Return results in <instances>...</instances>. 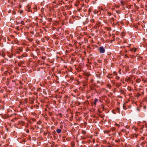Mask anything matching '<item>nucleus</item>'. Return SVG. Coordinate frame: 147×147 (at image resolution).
<instances>
[{
  "label": "nucleus",
  "mask_w": 147,
  "mask_h": 147,
  "mask_svg": "<svg viewBox=\"0 0 147 147\" xmlns=\"http://www.w3.org/2000/svg\"><path fill=\"white\" fill-rule=\"evenodd\" d=\"M99 50L101 53H103L105 51V49L102 46H101L99 47Z\"/></svg>",
  "instance_id": "obj_1"
},
{
  "label": "nucleus",
  "mask_w": 147,
  "mask_h": 147,
  "mask_svg": "<svg viewBox=\"0 0 147 147\" xmlns=\"http://www.w3.org/2000/svg\"><path fill=\"white\" fill-rule=\"evenodd\" d=\"M61 129L58 128L56 130V132L58 134L60 133L61 132Z\"/></svg>",
  "instance_id": "obj_2"
},
{
  "label": "nucleus",
  "mask_w": 147,
  "mask_h": 147,
  "mask_svg": "<svg viewBox=\"0 0 147 147\" xmlns=\"http://www.w3.org/2000/svg\"><path fill=\"white\" fill-rule=\"evenodd\" d=\"M76 60L75 58H71V61H70V63L72 64Z\"/></svg>",
  "instance_id": "obj_3"
},
{
  "label": "nucleus",
  "mask_w": 147,
  "mask_h": 147,
  "mask_svg": "<svg viewBox=\"0 0 147 147\" xmlns=\"http://www.w3.org/2000/svg\"><path fill=\"white\" fill-rule=\"evenodd\" d=\"M120 3H121V5L122 6L124 5L125 4V1L123 0H121V1Z\"/></svg>",
  "instance_id": "obj_4"
},
{
  "label": "nucleus",
  "mask_w": 147,
  "mask_h": 147,
  "mask_svg": "<svg viewBox=\"0 0 147 147\" xmlns=\"http://www.w3.org/2000/svg\"><path fill=\"white\" fill-rule=\"evenodd\" d=\"M81 133H82V134H83V135H84L85 134H86V131L85 130H82V131H81Z\"/></svg>",
  "instance_id": "obj_5"
},
{
  "label": "nucleus",
  "mask_w": 147,
  "mask_h": 147,
  "mask_svg": "<svg viewBox=\"0 0 147 147\" xmlns=\"http://www.w3.org/2000/svg\"><path fill=\"white\" fill-rule=\"evenodd\" d=\"M98 101V99H96L95 100V101L94 102V105L95 106L96 105V102Z\"/></svg>",
  "instance_id": "obj_6"
},
{
  "label": "nucleus",
  "mask_w": 147,
  "mask_h": 147,
  "mask_svg": "<svg viewBox=\"0 0 147 147\" xmlns=\"http://www.w3.org/2000/svg\"><path fill=\"white\" fill-rule=\"evenodd\" d=\"M141 95V94L139 93H138L136 95H135L136 97H139Z\"/></svg>",
  "instance_id": "obj_7"
},
{
  "label": "nucleus",
  "mask_w": 147,
  "mask_h": 147,
  "mask_svg": "<svg viewBox=\"0 0 147 147\" xmlns=\"http://www.w3.org/2000/svg\"><path fill=\"white\" fill-rule=\"evenodd\" d=\"M107 87L109 89H111V86L110 84H108L107 85Z\"/></svg>",
  "instance_id": "obj_8"
},
{
  "label": "nucleus",
  "mask_w": 147,
  "mask_h": 147,
  "mask_svg": "<svg viewBox=\"0 0 147 147\" xmlns=\"http://www.w3.org/2000/svg\"><path fill=\"white\" fill-rule=\"evenodd\" d=\"M136 50V49L135 48H133L131 49L130 51H134V52H135Z\"/></svg>",
  "instance_id": "obj_9"
},
{
  "label": "nucleus",
  "mask_w": 147,
  "mask_h": 147,
  "mask_svg": "<svg viewBox=\"0 0 147 147\" xmlns=\"http://www.w3.org/2000/svg\"><path fill=\"white\" fill-rule=\"evenodd\" d=\"M71 145L72 147H74L75 146V143L74 142H71Z\"/></svg>",
  "instance_id": "obj_10"
},
{
  "label": "nucleus",
  "mask_w": 147,
  "mask_h": 147,
  "mask_svg": "<svg viewBox=\"0 0 147 147\" xmlns=\"http://www.w3.org/2000/svg\"><path fill=\"white\" fill-rule=\"evenodd\" d=\"M90 22L91 23H94V20L93 19H91L90 20Z\"/></svg>",
  "instance_id": "obj_11"
},
{
  "label": "nucleus",
  "mask_w": 147,
  "mask_h": 147,
  "mask_svg": "<svg viewBox=\"0 0 147 147\" xmlns=\"http://www.w3.org/2000/svg\"><path fill=\"white\" fill-rule=\"evenodd\" d=\"M96 76L99 78H100V75L99 74H96Z\"/></svg>",
  "instance_id": "obj_12"
},
{
  "label": "nucleus",
  "mask_w": 147,
  "mask_h": 147,
  "mask_svg": "<svg viewBox=\"0 0 147 147\" xmlns=\"http://www.w3.org/2000/svg\"><path fill=\"white\" fill-rule=\"evenodd\" d=\"M103 71L104 74H105L106 73V71L105 69H104L103 70Z\"/></svg>",
  "instance_id": "obj_13"
},
{
  "label": "nucleus",
  "mask_w": 147,
  "mask_h": 147,
  "mask_svg": "<svg viewBox=\"0 0 147 147\" xmlns=\"http://www.w3.org/2000/svg\"><path fill=\"white\" fill-rule=\"evenodd\" d=\"M119 92L123 94L124 92V90L122 89H121L120 90Z\"/></svg>",
  "instance_id": "obj_14"
},
{
  "label": "nucleus",
  "mask_w": 147,
  "mask_h": 147,
  "mask_svg": "<svg viewBox=\"0 0 147 147\" xmlns=\"http://www.w3.org/2000/svg\"><path fill=\"white\" fill-rule=\"evenodd\" d=\"M119 77L118 76H116L115 77V79H116L117 80H118L119 79Z\"/></svg>",
  "instance_id": "obj_15"
},
{
  "label": "nucleus",
  "mask_w": 147,
  "mask_h": 147,
  "mask_svg": "<svg viewBox=\"0 0 147 147\" xmlns=\"http://www.w3.org/2000/svg\"><path fill=\"white\" fill-rule=\"evenodd\" d=\"M104 131V133H109L110 132V131L109 130H108V131Z\"/></svg>",
  "instance_id": "obj_16"
},
{
  "label": "nucleus",
  "mask_w": 147,
  "mask_h": 147,
  "mask_svg": "<svg viewBox=\"0 0 147 147\" xmlns=\"http://www.w3.org/2000/svg\"><path fill=\"white\" fill-rule=\"evenodd\" d=\"M88 21V19H86V22H84L83 24L84 25H85L86 24Z\"/></svg>",
  "instance_id": "obj_17"
},
{
  "label": "nucleus",
  "mask_w": 147,
  "mask_h": 147,
  "mask_svg": "<svg viewBox=\"0 0 147 147\" xmlns=\"http://www.w3.org/2000/svg\"><path fill=\"white\" fill-rule=\"evenodd\" d=\"M107 15L109 16H111V13L110 12H108L107 13Z\"/></svg>",
  "instance_id": "obj_18"
},
{
  "label": "nucleus",
  "mask_w": 147,
  "mask_h": 147,
  "mask_svg": "<svg viewBox=\"0 0 147 147\" xmlns=\"http://www.w3.org/2000/svg\"><path fill=\"white\" fill-rule=\"evenodd\" d=\"M21 24L23 25H24L25 23L23 21H22L21 22Z\"/></svg>",
  "instance_id": "obj_19"
},
{
  "label": "nucleus",
  "mask_w": 147,
  "mask_h": 147,
  "mask_svg": "<svg viewBox=\"0 0 147 147\" xmlns=\"http://www.w3.org/2000/svg\"><path fill=\"white\" fill-rule=\"evenodd\" d=\"M41 123H42L41 122V121H38L37 123V124H39V125H40Z\"/></svg>",
  "instance_id": "obj_20"
},
{
  "label": "nucleus",
  "mask_w": 147,
  "mask_h": 147,
  "mask_svg": "<svg viewBox=\"0 0 147 147\" xmlns=\"http://www.w3.org/2000/svg\"><path fill=\"white\" fill-rule=\"evenodd\" d=\"M113 73L115 75H117V73L115 71H114Z\"/></svg>",
  "instance_id": "obj_21"
},
{
  "label": "nucleus",
  "mask_w": 147,
  "mask_h": 147,
  "mask_svg": "<svg viewBox=\"0 0 147 147\" xmlns=\"http://www.w3.org/2000/svg\"><path fill=\"white\" fill-rule=\"evenodd\" d=\"M42 58L43 59H46V57H42Z\"/></svg>",
  "instance_id": "obj_22"
},
{
  "label": "nucleus",
  "mask_w": 147,
  "mask_h": 147,
  "mask_svg": "<svg viewBox=\"0 0 147 147\" xmlns=\"http://www.w3.org/2000/svg\"><path fill=\"white\" fill-rule=\"evenodd\" d=\"M98 62L99 63H101L102 62V61L100 60H98Z\"/></svg>",
  "instance_id": "obj_23"
},
{
  "label": "nucleus",
  "mask_w": 147,
  "mask_h": 147,
  "mask_svg": "<svg viewBox=\"0 0 147 147\" xmlns=\"http://www.w3.org/2000/svg\"><path fill=\"white\" fill-rule=\"evenodd\" d=\"M134 135L135 136L136 138H137V136H138V134H136V133H135Z\"/></svg>",
  "instance_id": "obj_24"
},
{
  "label": "nucleus",
  "mask_w": 147,
  "mask_h": 147,
  "mask_svg": "<svg viewBox=\"0 0 147 147\" xmlns=\"http://www.w3.org/2000/svg\"><path fill=\"white\" fill-rule=\"evenodd\" d=\"M117 96L118 98H123L122 96Z\"/></svg>",
  "instance_id": "obj_25"
},
{
  "label": "nucleus",
  "mask_w": 147,
  "mask_h": 147,
  "mask_svg": "<svg viewBox=\"0 0 147 147\" xmlns=\"http://www.w3.org/2000/svg\"><path fill=\"white\" fill-rule=\"evenodd\" d=\"M70 79L72 80H73L74 79V78L73 77H71L70 78Z\"/></svg>",
  "instance_id": "obj_26"
},
{
  "label": "nucleus",
  "mask_w": 147,
  "mask_h": 147,
  "mask_svg": "<svg viewBox=\"0 0 147 147\" xmlns=\"http://www.w3.org/2000/svg\"><path fill=\"white\" fill-rule=\"evenodd\" d=\"M107 147H114L113 146L107 145Z\"/></svg>",
  "instance_id": "obj_27"
},
{
  "label": "nucleus",
  "mask_w": 147,
  "mask_h": 147,
  "mask_svg": "<svg viewBox=\"0 0 147 147\" xmlns=\"http://www.w3.org/2000/svg\"><path fill=\"white\" fill-rule=\"evenodd\" d=\"M107 77L108 78H109V79H110L111 78H112V76H111L110 77V76H107Z\"/></svg>",
  "instance_id": "obj_28"
},
{
  "label": "nucleus",
  "mask_w": 147,
  "mask_h": 147,
  "mask_svg": "<svg viewBox=\"0 0 147 147\" xmlns=\"http://www.w3.org/2000/svg\"><path fill=\"white\" fill-rule=\"evenodd\" d=\"M135 130L136 131H138V129L137 128H135Z\"/></svg>",
  "instance_id": "obj_29"
},
{
  "label": "nucleus",
  "mask_w": 147,
  "mask_h": 147,
  "mask_svg": "<svg viewBox=\"0 0 147 147\" xmlns=\"http://www.w3.org/2000/svg\"><path fill=\"white\" fill-rule=\"evenodd\" d=\"M112 76V74H108V76Z\"/></svg>",
  "instance_id": "obj_30"
},
{
  "label": "nucleus",
  "mask_w": 147,
  "mask_h": 147,
  "mask_svg": "<svg viewBox=\"0 0 147 147\" xmlns=\"http://www.w3.org/2000/svg\"><path fill=\"white\" fill-rule=\"evenodd\" d=\"M30 33L33 35L34 34V32L33 31H31L30 32Z\"/></svg>",
  "instance_id": "obj_31"
},
{
  "label": "nucleus",
  "mask_w": 147,
  "mask_h": 147,
  "mask_svg": "<svg viewBox=\"0 0 147 147\" xmlns=\"http://www.w3.org/2000/svg\"><path fill=\"white\" fill-rule=\"evenodd\" d=\"M21 7H22V5L21 4H19V8H20Z\"/></svg>",
  "instance_id": "obj_32"
},
{
  "label": "nucleus",
  "mask_w": 147,
  "mask_h": 147,
  "mask_svg": "<svg viewBox=\"0 0 147 147\" xmlns=\"http://www.w3.org/2000/svg\"><path fill=\"white\" fill-rule=\"evenodd\" d=\"M86 138V137L85 136L82 137V139H85Z\"/></svg>",
  "instance_id": "obj_33"
},
{
  "label": "nucleus",
  "mask_w": 147,
  "mask_h": 147,
  "mask_svg": "<svg viewBox=\"0 0 147 147\" xmlns=\"http://www.w3.org/2000/svg\"><path fill=\"white\" fill-rule=\"evenodd\" d=\"M11 10H9L8 11V12L9 13H10L11 12Z\"/></svg>",
  "instance_id": "obj_34"
},
{
  "label": "nucleus",
  "mask_w": 147,
  "mask_h": 147,
  "mask_svg": "<svg viewBox=\"0 0 147 147\" xmlns=\"http://www.w3.org/2000/svg\"><path fill=\"white\" fill-rule=\"evenodd\" d=\"M94 64L96 65H98L97 63L96 62H95L94 63Z\"/></svg>",
  "instance_id": "obj_35"
},
{
  "label": "nucleus",
  "mask_w": 147,
  "mask_h": 147,
  "mask_svg": "<svg viewBox=\"0 0 147 147\" xmlns=\"http://www.w3.org/2000/svg\"><path fill=\"white\" fill-rule=\"evenodd\" d=\"M56 76V77L57 78L56 80H58V79H59V78H58V77L57 76Z\"/></svg>",
  "instance_id": "obj_36"
},
{
  "label": "nucleus",
  "mask_w": 147,
  "mask_h": 147,
  "mask_svg": "<svg viewBox=\"0 0 147 147\" xmlns=\"http://www.w3.org/2000/svg\"><path fill=\"white\" fill-rule=\"evenodd\" d=\"M29 40H30V41H32V40H33V39H32V38H31L30 39H29Z\"/></svg>",
  "instance_id": "obj_37"
},
{
  "label": "nucleus",
  "mask_w": 147,
  "mask_h": 147,
  "mask_svg": "<svg viewBox=\"0 0 147 147\" xmlns=\"http://www.w3.org/2000/svg\"><path fill=\"white\" fill-rule=\"evenodd\" d=\"M116 86L118 88L119 87V85H116Z\"/></svg>",
  "instance_id": "obj_38"
},
{
  "label": "nucleus",
  "mask_w": 147,
  "mask_h": 147,
  "mask_svg": "<svg viewBox=\"0 0 147 147\" xmlns=\"http://www.w3.org/2000/svg\"><path fill=\"white\" fill-rule=\"evenodd\" d=\"M119 73L120 74H121V72H120V70H119Z\"/></svg>",
  "instance_id": "obj_39"
},
{
  "label": "nucleus",
  "mask_w": 147,
  "mask_h": 147,
  "mask_svg": "<svg viewBox=\"0 0 147 147\" xmlns=\"http://www.w3.org/2000/svg\"><path fill=\"white\" fill-rule=\"evenodd\" d=\"M144 91H143L142 93V94H144Z\"/></svg>",
  "instance_id": "obj_40"
},
{
  "label": "nucleus",
  "mask_w": 147,
  "mask_h": 147,
  "mask_svg": "<svg viewBox=\"0 0 147 147\" xmlns=\"http://www.w3.org/2000/svg\"><path fill=\"white\" fill-rule=\"evenodd\" d=\"M103 89L104 90H106V89H105V88H103Z\"/></svg>",
  "instance_id": "obj_41"
},
{
  "label": "nucleus",
  "mask_w": 147,
  "mask_h": 147,
  "mask_svg": "<svg viewBox=\"0 0 147 147\" xmlns=\"http://www.w3.org/2000/svg\"><path fill=\"white\" fill-rule=\"evenodd\" d=\"M98 112H99L100 113H101V112L100 111H99Z\"/></svg>",
  "instance_id": "obj_42"
},
{
  "label": "nucleus",
  "mask_w": 147,
  "mask_h": 147,
  "mask_svg": "<svg viewBox=\"0 0 147 147\" xmlns=\"http://www.w3.org/2000/svg\"><path fill=\"white\" fill-rule=\"evenodd\" d=\"M101 147H103V146H102V145H101Z\"/></svg>",
  "instance_id": "obj_43"
},
{
  "label": "nucleus",
  "mask_w": 147,
  "mask_h": 147,
  "mask_svg": "<svg viewBox=\"0 0 147 147\" xmlns=\"http://www.w3.org/2000/svg\"><path fill=\"white\" fill-rule=\"evenodd\" d=\"M123 107H125V106L124 105H123Z\"/></svg>",
  "instance_id": "obj_44"
},
{
  "label": "nucleus",
  "mask_w": 147,
  "mask_h": 147,
  "mask_svg": "<svg viewBox=\"0 0 147 147\" xmlns=\"http://www.w3.org/2000/svg\"><path fill=\"white\" fill-rule=\"evenodd\" d=\"M143 139V138H142V139Z\"/></svg>",
  "instance_id": "obj_45"
},
{
  "label": "nucleus",
  "mask_w": 147,
  "mask_h": 147,
  "mask_svg": "<svg viewBox=\"0 0 147 147\" xmlns=\"http://www.w3.org/2000/svg\"><path fill=\"white\" fill-rule=\"evenodd\" d=\"M118 109V110H119V109H118H118Z\"/></svg>",
  "instance_id": "obj_46"
},
{
  "label": "nucleus",
  "mask_w": 147,
  "mask_h": 147,
  "mask_svg": "<svg viewBox=\"0 0 147 147\" xmlns=\"http://www.w3.org/2000/svg\"><path fill=\"white\" fill-rule=\"evenodd\" d=\"M145 7L147 8V6H146Z\"/></svg>",
  "instance_id": "obj_47"
},
{
  "label": "nucleus",
  "mask_w": 147,
  "mask_h": 147,
  "mask_svg": "<svg viewBox=\"0 0 147 147\" xmlns=\"http://www.w3.org/2000/svg\"><path fill=\"white\" fill-rule=\"evenodd\" d=\"M122 131H123L124 130H123V129H122Z\"/></svg>",
  "instance_id": "obj_48"
},
{
  "label": "nucleus",
  "mask_w": 147,
  "mask_h": 147,
  "mask_svg": "<svg viewBox=\"0 0 147 147\" xmlns=\"http://www.w3.org/2000/svg\"><path fill=\"white\" fill-rule=\"evenodd\" d=\"M122 131H123L124 130H123V129H122Z\"/></svg>",
  "instance_id": "obj_49"
},
{
  "label": "nucleus",
  "mask_w": 147,
  "mask_h": 147,
  "mask_svg": "<svg viewBox=\"0 0 147 147\" xmlns=\"http://www.w3.org/2000/svg\"><path fill=\"white\" fill-rule=\"evenodd\" d=\"M122 131H123L124 130H123V129H122Z\"/></svg>",
  "instance_id": "obj_50"
},
{
  "label": "nucleus",
  "mask_w": 147,
  "mask_h": 147,
  "mask_svg": "<svg viewBox=\"0 0 147 147\" xmlns=\"http://www.w3.org/2000/svg\"><path fill=\"white\" fill-rule=\"evenodd\" d=\"M122 131H123L124 130H123V129H122Z\"/></svg>",
  "instance_id": "obj_51"
}]
</instances>
